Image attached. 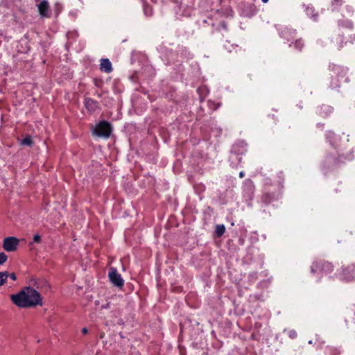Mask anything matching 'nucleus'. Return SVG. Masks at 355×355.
<instances>
[{
  "label": "nucleus",
  "instance_id": "nucleus-19",
  "mask_svg": "<svg viewBox=\"0 0 355 355\" xmlns=\"http://www.w3.org/2000/svg\"><path fill=\"white\" fill-rule=\"evenodd\" d=\"M8 259V256L4 252L0 253V266L3 265Z\"/></svg>",
  "mask_w": 355,
  "mask_h": 355
},
{
  "label": "nucleus",
  "instance_id": "nucleus-30",
  "mask_svg": "<svg viewBox=\"0 0 355 355\" xmlns=\"http://www.w3.org/2000/svg\"><path fill=\"white\" fill-rule=\"evenodd\" d=\"M277 188H279V186H277ZM277 191H279V189H278V190L275 189Z\"/></svg>",
  "mask_w": 355,
  "mask_h": 355
},
{
  "label": "nucleus",
  "instance_id": "nucleus-4",
  "mask_svg": "<svg viewBox=\"0 0 355 355\" xmlns=\"http://www.w3.org/2000/svg\"><path fill=\"white\" fill-rule=\"evenodd\" d=\"M112 131V126L110 123L107 121H101L96 124L92 133L99 137L108 138L110 136Z\"/></svg>",
  "mask_w": 355,
  "mask_h": 355
},
{
  "label": "nucleus",
  "instance_id": "nucleus-28",
  "mask_svg": "<svg viewBox=\"0 0 355 355\" xmlns=\"http://www.w3.org/2000/svg\"><path fill=\"white\" fill-rule=\"evenodd\" d=\"M105 334L104 333H101V335H100V338H103V336H104Z\"/></svg>",
  "mask_w": 355,
  "mask_h": 355
},
{
  "label": "nucleus",
  "instance_id": "nucleus-12",
  "mask_svg": "<svg viewBox=\"0 0 355 355\" xmlns=\"http://www.w3.org/2000/svg\"><path fill=\"white\" fill-rule=\"evenodd\" d=\"M334 108L329 105H322L319 109V114L326 117L333 112Z\"/></svg>",
  "mask_w": 355,
  "mask_h": 355
},
{
  "label": "nucleus",
  "instance_id": "nucleus-11",
  "mask_svg": "<svg viewBox=\"0 0 355 355\" xmlns=\"http://www.w3.org/2000/svg\"><path fill=\"white\" fill-rule=\"evenodd\" d=\"M100 69L105 73H110L112 71V63L107 58L101 60Z\"/></svg>",
  "mask_w": 355,
  "mask_h": 355
},
{
  "label": "nucleus",
  "instance_id": "nucleus-7",
  "mask_svg": "<svg viewBox=\"0 0 355 355\" xmlns=\"http://www.w3.org/2000/svg\"><path fill=\"white\" fill-rule=\"evenodd\" d=\"M108 277L110 279V281L112 282V284L114 286L121 288L123 287L124 284V281L123 278L121 277V274H119L116 269L114 268H111L110 269Z\"/></svg>",
  "mask_w": 355,
  "mask_h": 355
},
{
  "label": "nucleus",
  "instance_id": "nucleus-10",
  "mask_svg": "<svg viewBox=\"0 0 355 355\" xmlns=\"http://www.w3.org/2000/svg\"><path fill=\"white\" fill-rule=\"evenodd\" d=\"M85 108L89 112H93L98 108V102L92 98H85L84 100Z\"/></svg>",
  "mask_w": 355,
  "mask_h": 355
},
{
  "label": "nucleus",
  "instance_id": "nucleus-9",
  "mask_svg": "<svg viewBox=\"0 0 355 355\" xmlns=\"http://www.w3.org/2000/svg\"><path fill=\"white\" fill-rule=\"evenodd\" d=\"M38 12L41 17L50 18L51 17V9L49 1L47 0H42L37 5Z\"/></svg>",
  "mask_w": 355,
  "mask_h": 355
},
{
  "label": "nucleus",
  "instance_id": "nucleus-20",
  "mask_svg": "<svg viewBox=\"0 0 355 355\" xmlns=\"http://www.w3.org/2000/svg\"><path fill=\"white\" fill-rule=\"evenodd\" d=\"M343 3V0H332V6L335 8H339L340 6H342Z\"/></svg>",
  "mask_w": 355,
  "mask_h": 355
},
{
  "label": "nucleus",
  "instance_id": "nucleus-1",
  "mask_svg": "<svg viewBox=\"0 0 355 355\" xmlns=\"http://www.w3.org/2000/svg\"><path fill=\"white\" fill-rule=\"evenodd\" d=\"M10 299L16 306L21 308L42 305L40 294L35 289L30 286L24 287L17 294L11 295Z\"/></svg>",
  "mask_w": 355,
  "mask_h": 355
},
{
  "label": "nucleus",
  "instance_id": "nucleus-26",
  "mask_svg": "<svg viewBox=\"0 0 355 355\" xmlns=\"http://www.w3.org/2000/svg\"><path fill=\"white\" fill-rule=\"evenodd\" d=\"M245 176V173L243 171H241L239 173V178H243Z\"/></svg>",
  "mask_w": 355,
  "mask_h": 355
},
{
  "label": "nucleus",
  "instance_id": "nucleus-15",
  "mask_svg": "<svg viewBox=\"0 0 355 355\" xmlns=\"http://www.w3.org/2000/svg\"><path fill=\"white\" fill-rule=\"evenodd\" d=\"M33 144V139L30 135L26 136L21 141V144L24 146H31Z\"/></svg>",
  "mask_w": 355,
  "mask_h": 355
},
{
  "label": "nucleus",
  "instance_id": "nucleus-18",
  "mask_svg": "<svg viewBox=\"0 0 355 355\" xmlns=\"http://www.w3.org/2000/svg\"><path fill=\"white\" fill-rule=\"evenodd\" d=\"M327 350L328 351V353L329 355H339L340 351L337 348L334 347H327Z\"/></svg>",
  "mask_w": 355,
  "mask_h": 355
},
{
  "label": "nucleus",
  "instance_id": "nucleus-24",
  "mask_svg": "<svg viewBox=\"0 0 355 355\" xmlns=\"http://www.w3.org/2000/svg\"><path fill=\"white\" fill-rule=\"evenodd\" d=\"M8 277H10L12 280L15 281L16 280V275L15 273H8Z\"/></svg>",
  "mask_w": 355,
  "mask_h": 355
},
{
  "label": "nucleus",
  "instance_id": "nucleus-3",
  "mask_svg": "<svg viewBox=\"0 0 355 355\" xmlns=\"http://www.w3.org/2000/svg\"><path fill=\"white\" fill-rule=\"evenodd\" d=\"M340 279L346 282L355 280V263H349L342 266L339 272Z\"/></svg>",
  "mask_w": 355,
  "mask_h": 355
},
{
  "label": "nucleus",
  "instance_id": "nucleus-27",
  "mask_svg": "<svg viewBox=\"0 0 355 355\" xmlns=\"http://www.w3.org/2000/svg\"><path fill=\"white\" fill-rule=\"evenodd\" d=\"M352 320H353V322L355 324V311H354V316L352 318Z\"/></svg>",
  "mask_w": 355,
  "mask_h": 355
},
{
  "label": "nucleus",
  "instance_id": "nucleus-16",
  "mask_svg": "<svg viewBox=\"0 0 355 355\" xmlns=\"http://www.w3.org/2000/svg\"><path fill=\"white\" fill-rule=\"evenodd\" d=\"M8 277V272H0V286L3 285Z\"/></svg>",
  "mask_w": 355,
  "mask_h": 355
},
{
  "label": "nucleus",
  "instance_id": "nucleus-17",
  "mask_svg": "<svg viewBox=\"0 0 355 355\" xmlns=\"http://www.w3.org/2000/svg\"><path fill=\"white\" fill-rule=\"evenodd\" d=\"M144 12L146 16H151L153 14L152 8L148 5H144Z\"/></svg>",
  "mask_w": 355,
  "mask_h": 355
},
{
  "label": "nucleus",
  "instance_id": "nucleus-6",
  "mask_svg": "<svg viewBox=\"0 0 355 355\" xmlns=\"http://www.w3.org/2000/svg\"><path fill=\"white\" fill-rule=\"evenodd\" d=\"M19 240L16 237L9 236L3 239V248L6 252H14L17 249Z\"/></svg>",
  "mask_w": 355,
  "mask_h": 355
},
{
  "label": "nucleus",
  "instance_id": "nucleus-8",
  "mask_svg": "<svg viewBox=\"0 0 355 355\" xmlns=\"http://www.w3.org/2000/svg\"><path fill=\"white\" fill-rule=\"evenodd\" d=\"M279 35L282 38L290 42L295 39L297 36V31L295 29L285 26L280 28Z\"/></svg>",
  "mask_w": 355,
  "mask_h": 355
},
{
  "label": "nucleus",
  "instance_id": "nucleus-13",
  "mask_svg": "<svg viewBox=\"0 0 355 355\" xmlns=\"http://www.w3.org/2000/svg\"><path fill=\"white\" fill-rule=\"evenodd\" d=\"M293 47L296 51L301 52L304 47V42L302 39L300 38L295 40V42L293 43Z\"/></svg>",
  "mask_w": 355,
  "mask_h": 355
},
{
  "label": "nucleus",
  "instance_id": "nucleus-23",
  "mask_svg": "<svg viewBox=\"0 0 355 355\" xmlns=\"http://www.w3.org/2000/svg\"><path fill=\"white\" fill-rule=\"evenodd\" d=\"M61 10V5L58 3H55V12L57 15H58L60 12Z\"/></svg>",
  "mask_w": 355,
  "mask_h": 355
},
{
  "label": "nucleus",
  "instance_id": "nucleus-25",
  "mask_svg": "<svg viewBox=\"0 0 355 355\" xmlns=\"http://www.w3.org/2000/svg\"><path fill=\"white\" fill-rule=\"evenodd\" d=\"M81 331L83 334H87L88 333V329L86 327H84L82 329Z\"/></svg>",
  "mask_w": 355,
  "mask_h": 355
},
{
  "label": "nucleus",
  "instance_id": "nucleus-2",
  "mask_svg": "<svg viewBox=\"0 0 355 355\" xmlns=\"http://www.w3.org/2000/svg\"><path fill=\"white\" fill-rule=\"evenodd\" d=\"M334 270L333 264L324 259L315 260L311 266V272L313 274H330Z\"/></svg>",
  "mask_w": 355,
  "mask_h": 355
},
{
  "label": "nucleus",
  "instance_id": "nucleus-5",
  "mask_svg": "<svg viewBox=\"0 0 355 355\" xmlns=\"http://www.w3.org/2000/svg\"><path fill=\"white\" fill-rule=\"evenodd\" d=\"M279 194L280 191L272 190L266 184L264 191L261 197V201L265 205H268L271 202L277 200L279 199Z\"/></svg>",
  "mask_w": 355,
  "mask_h": 355
},
{
  "label": "nucleus",
  "instance_id": "nucleus-14",
  "mask_svg": "<svg viewBox=\"0 0 355 355\" xmlns=\"http://www.w3.org/2000/svg\"><path fill=\"white\" fill-rule=\"evenodd\" d=\"M225 232V227L224 225H217L216 226L215 234L217 237L222 236Z\"/></svg>",
  "mask_w": 355,
  "mask_h": 355
},
{
  "label": "nucleus",
  "instance_id": "nucleus-22",
  "mask_svg": "<svg viewBox=\"0 0 355 355\" xmlns=\"http://www.w3.org/2000/svg\"><path fill=\"white\" fill-rule=\"evenodd\" d=\"M33 242L34 243H40L41 242V236L39 234H35L33 236Z\"/></svg>",
  "mask_w": 355,
  "mask_h": 355
},
{
  "label": "nucleus",
  "instance_id": "nucleus-29",
  "mask_svg": "<svg viewBox=\"0 0 355 355\" xmlns=\"http://www.w3.org/2000/svg\"><path fill=\"white\" fill-rule=\"evenodd\" d=\"M263 3H266L268 2L269 0H261Z\"/></svg>",
  "mask_w": 355,
  "mask_h": 355
},
{
  "label": "nucleus",
  "instance_id": "nucleus-21",
  "mask_svg": "<svg viewBox=\"0 0 355 355\" xmlns=\"http://www.w3.org/2000/svg\"><path fill=\"white\" fill-rule=\"evenodd\" d=\"M288 336L291 338V339H295L297 336V332L295 331V330H290L288 331Z\"/></svg>",
  "mask_w": 355,
  "mask_h": 355
}]
</instances>
